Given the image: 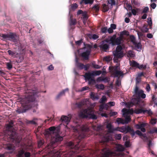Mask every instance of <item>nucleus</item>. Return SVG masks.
Here are the masks:
<instances>
[{
	"label": "nucleus",
	"instance_id": "nucleus-1",
	"mask_svg": "<svg viewBox=\"0 0 157 157\" xmlns=\"http://www.w3.org/2000/svg\"><path fill=\"white\" fill-rule=\"evenodd\" d=\"M59 127L56 128L53 126L49 128L45 132V134L46 138H51V143L47 147V149H49L48 151L50 156L54 157L60 156L59 152L56 150H53L56 146V142L61 141L63 140V137L59 135Z\"/></svg>",
	"mask_w": 157,
	"mask_h": 157
},
{
	"label": "nucleus",
	"instance_id": "nucleus-2",
	"mask_svg": "<svg viewBox=\"0 0 157 157\" xmlns=\"http://www.w3.org/2000/svg\"><path fill=\"white\" fill-rule=\"evenodd\" d=\"M26 93L28 94L21 101L22 107L18 108L17 109L16 111L19 113L25 112L28 109L31 107L34 106L33 105H31L33 103L35 106L37 105V103L36 102H34L35 100L34 96L35 94L36 93V91L29 90L27 91Z\"/></svg>",
	"mask_w": 157,
	"mask_h": 157
},
{
	"label": "nucleus",
	"instance_id": "nucleus-3",
	"mask_svg": "<svg viewBox=\"0 0 157 157\" xmlns=\"http://www.w3.org/2000/svg\"><path fill=\"white\" fill-rule=\"evenodd\" d=\"M76 105L79 108H87V109L80 111L78 114L79 117L82 118H86L89 117L94 119L97 118V116L94 114V111L88 107L90 105L89 99H85L79 103H76Z\"/></svg>",
	"mask_w": 157,
	"mask_h": 157
},
{
	"label": "nucleus",
	"instance_id": "nucleus-4",
	"mask_svg": "<svg viewBox=\"0 0 157 157\" xmlns=\"http://www.w3.org/2000/svg\"><path fill=\"white\" fill-rule=\"evenodd\" d=\"M72 128L75 133L76 138L78 139L83 138L85 135L82 132H87L89 131V128L86 125H80L78 124L75 126H71Z\"/></svg>",
	"mask_w": 157,
	"mask_h": 157
},
{
	"label": "nucleus",
	"instance_id": "nucleus-5",
	"mask_svg": "<svg viewBox=\"0 0 157 157\" xmlns=\"http://www.w3.org/2000/svg\"><path fill=\"white\" fill-rule=\"evenodd\" d=\"M116 151L114 152H112L109 149L106 148L103 149L101 152V157H113L119 155V154L117 153L118 151H122L124 150L123 146L119 144L116 146Z\"/></svg>",
	"mask_w": 157,
	"mask_h": 157
},
{
	"label": "nucleus",
	"instance_id": "nucleus-6",
	"mask_svg": "<svg viewBox=\"0 0 157 157\" xmlns=\"http://www.w3.org/2000/svg\"><path fill=\"white\" fill-rule=\"evenodd\" d=\"M122 111L123 115L125 118V120H124L120 118H118L117 119V122L118 124H124L125 123H128L131 120L129 115L132 114L133 113V110L132 109H123Z\"/></svg>",
	"mask_w": 157,
	"mask_h": 157
},
{
	"label": "nucleus",
	"instance_id": "nucleus-7",
	"mask_svg": "<svg viewBox=\"0 0 157 157\" xmlns=\"http://www.w3.org/2000/svg\"><path fill=\"white\" fill-rule=\"evenodd\" d=\"M84 47L78 50V52L80 53L82 57L84 60H88L89 59V56L90 54L91 49L92 48L91 46L90 45H85Z\"/></svg>",
	"mask_w": 157,
	"mask_h": 157
},
{
	"label": "nucleus",
	"instance_id": "nucleus-8",
	"mask_svg": "<svg viewBox=\"0 0 157 157\" xmlns=\"http://www.w3.org/2000/svg\"><path fill=\"white\" fill-rule=\"evenodd\" d=\"M13 122L10 121L9 122V124L8 125L6 129L8 131L7 134L9 136L10 138L12 139V141L14 142L16 140L17 135L15 131L12 130V124Z\"/></svg>",
	"mask_w": 157,
	"mask_h": 157
},
{
	"label": "nucleus",
	"instance_id": "nucleus-9",
	"mask_svg": "<svg viewBox=\"0 0 157 157\" xmlns=\"http://www.w3.org/2000/svg\"><path fill=\"white\" fill-rule=\"evenodd\" d=\"M107 41L109 44H112L113 45H119L122 41L123 39L120 36L116 38V35H114L112 36H109Z\"/></svg>",
	"mask_w": 157,
	"mask_h": 157
},
{
	"label": "nucleus",
	"instance_id": "nucleus-10",
	"mask_svg": "<svg viewBox=\"0 0 157 157\" xmlns=\"http://www.w3.org/2000/svg\"><path fill=\"white\" fill-rule=\"evenodd\" d=\"M115 130L125 133L129 132L131 133L132 136H134L135 135L134 131L129 126L117 127L115 128Z\"/></svg>",
	"mask_w": 157,
	"mask_h": 157
},
{
	"label": "nucleus",
	"instance_id": "nucleus-11",
	"mask_svg": "<svg viewBox=\"0 0 157 157\" xmlns=\"http://www.w3.org/2000/svg\"><path fill=\"white\" fill-rule=\"evenodd\" d=\"M144 92L142 90L139 89V87L136 86L134 90L133 97L140 99V98H146V95Z\"/></svg>",
	"mask_w": 157,
	"mask_h": 157
},
{
	"label": "nucleus",
	"instance_id": "nucleus-12",
	"mask_svg": "<svg viewBox=\"0 0 157 157\" xmlns=\"http://www.w3.org/2000/svg\"><path fill=\"white\" fill-rule=\"evenodd\" d=\"M122 48L120 46H118L116 48V50L113 52L114 56L113 59L115 62H117V59L120 58L123 56V53L122 51Z\"/></svg>",
	"mask_w": 157,
	"mask_h": 157
},
{
	"label": "nucleus",
	"instance_id": "nucleus-13",
	"mask_svg": "<svg viewBox=\"0 0 157 157\" xmlns=\"http://www.w3.org/2000/svg\"><path fill=\"white\" fill-rule=\"evenodd\" d=\"M78 59H79L77 58L76 56L75 55V66L79 69L81 70L84 68L85 70H87L89 67V65L87 64L86 65H85L83 64L79 63L78 62Z\"/></svg>",
	"mask_w": 157,
	"mask_h": 157
},
{
	"label": "nucleus",
	"instance_id": "nucleus-14",
	"mask_svg": "<svg viewBox=\"0 0 157 157\" xmlns=\"http://www.w3.org/2000/svg\"><path fill=\"white\" fill-rule=\"evenodd\" d=\"M119 68L118 66H115L113 68L112 73L114 77H119L123 75L122 72L118 70Z\"/></svg>",
	"mask_w": 157,
	"mask_h": 157
},
{
	"label": "nucleus",
	"instance_id": "nucleus-15",
	"mask_svg": "<svg viewBox=\"0 0 157 157\" xmlns=\"http://www.w3.org/2000/svg\"><path fill=\"white\" fill-rule=\"evenodd\" d=\"M130 39L131 42L135 45L137 51L140 50L141 48V44L140 43L137 42L135 38L133 35H131L130 37Z\"/></svg>",
	"mask_w": 157,
	"mask_h": 157
},
{
	"label": "nucleus",
	"instance_id": "nucleus-16",
	"mask_svg": "<svg viewBox=\"0 0 157 157\" xmlns=\"http://www.w3.org/2000/svg\"><path fill=\"white\" fill-rule=\"evenodd\" d=\"M135 134L136 133L137 135L139 136H141L143 137L144 140H147V141H148V146L150 147L152 145L151 141L150 140H148V138L146 136L145 134H143L139 130H137L136 132H135Z\"/></svg>",
	"mask_w": 157,
	"mask_h": 157
},
{
	"label": "nucleus",
	"instance_id": "nucleus-17",
	"mask_svg": "<svg viewBox=\"0 0 157 157\" xmlns=\"http://www.w3.org/2000/svg\"><path fill=\"white\" fill-rule=\"evenodd\" d=\"M71 118V115H69L68 116L62 115L60 118V121L63 123L67 124L70 122Z\"/></svg>",
	"mask_w": 157,
	"mask_h": 157
},
{
	"label": "nucleus",
	"instance_id": "nucleus-18",
	"mask_svg": "<svg viewBox=\"0 0 157 157\" xmlns=\"http://www.w3.org/2000/svg\"><path fill=\"white\" fill-rule=\"evenodd\" d=\"M134 98L132 99L130 102L128 103V106L129 107H131L134 104H139L140 102V99L134 97Z\"/></svg>",
	"mask_w": 157,
	"mask_h": 157
},
{
	"label": "nucleus",
	"instance_id": "nucleus-19",
	"mask_svg": "<svg viewBox=\"0 0 157 157\" xmlns=\"http://www.w3.org/2000/svg\"><path fill=\"white\" fill-rule=\"evenodd\" d=\"M129 63L130 65L132 67L138 68L140 69L144 68V67L143 65H140L139 64L135 61H130Z\"/></svg>",
	"mask_w": 157,
	"mask_h": 157
},
{
	"label": "nucleus",
	"instance_id": "nucleus-20",
	"mask_svg": "<svg viewBox=\"0 0 157 157\" xmlns=\"http://www.w3.org/2000/svg\"><path fill=\"white\" fill-rule=\"evenodd\" d=\"M30 154L29 152H25L23 150H20L19 151L17 157H29Z\"/></svg>",
	"mask_w": 157,
	"mask_h": 157
},
{
	"label": "nucleus",
	"instance_id": "nucleus-21",
	"mask_svg": "<svg viewBox=\"0 0 157 157\" xmlns=\"http://www.w3.org/2000/svg\"><path fill=\"white\" fill-rule=\"evenodd\" d=\"M94 75V73L93 72L91 73H86L84 75V77L86 79L89 80V83L90 84L91 81H94L93 79L92 78V76Z\"/></svg>",
	"mask_w": 157,
	"mask_h": 157
},
{
	"label": "nucleus",
	"instance_id": "nucleus-22",
	"mask_svg": "<svg viewBox=\"0 0 157 157\" xmlns=\"http://www.w3.org/2000/svg\"><path fill=\"white\" fill-rule=\"evenodd\" d=\"M69 91L68 88H66L65 89L61 91L56 96V98L58 99L61 98L62 96L65 95V93Z\"/></svg>",
	"mask_w": 157,
	"mask_h": 157
},
{
	"label": "nucleus",
	"instance_id": "nucleus-23",
	"mask_svg": "<svg viewBox=\"0 0 157 157\" xmlns=\"http://www.w3.org/2000/svg\"><path fill=\"white\" fill-rule=\"evenodd\" d=\"M107 38L105 40L102 41V44L100 45L101 48L104 50H106L109 48V45L106 43H109V42L107 41Z\"/></svg>",
	"mask_w": 157,
	"mask_h": 157
},
{
	"label": "nucleus",
	"instance_id": "nucleus-24",
	"mask_svg": "<svg viewBox=\"0 0 157 157\" xmlns=\"http://www.w3.org/2000/svg\"><path fill=\"white\" fill-rule=\"evenodd\" d=\"M146 125L145 123H142L140 124H137L136 125V127L137 129H140L141 131L143 132H145V129L144 128Z\"/></svg>",
	"mask_w": 157,
	"mask_h": 157
},
{
	"label": "nucleus",
	"instance_id": "nucleus-25",
	"mask_svg": "<svg viewBox=\"0 0 157 157\" xmlns=\"http://www.w3.org/2000/svg\"><path fill=\"white\" fill-rule=\"evenodd\" d=\"M19 38L17 35L13 33L10 34V40L15 42H17Z\"/></svg>",
	"mask_w": 157,
	"mask_h": 157
},
{
	"label": "nucleus",
	"instance_id": "nucleus-26",
	"mask_svg": "<svg viewBox=\"0 0 157 157\" xmlns=\"http://www.w3.org/2000/svg\"><path fill=\"white\" fill-rule=\"evenodd\" d=\"M4 147L7 150L13 151L15 149L14 146L11 144H8L5 146Z\"/></svg>",
	"mask_w": 157,
	"mask_h": 157
},
{
	"label": "nucleus",
	"instance_id": "nucleus-27",
	"mask_svg": "<svg viewBox=\"0 0 157 157\" xmlns=\"http://www.w3.org/2000/svg\"><path fill=\"white\" fill-rule=\"evenodd\" d=\"M106 127L109 132L110 133H112L113 131H116L115 128H114L113 126L110 123L107 124Z\"/></svg>",
	"mask_w": 157,
	"mask_h": 157
},
{
	"label": "nucleus",
	"instance_id": "nucleus-28",
	"mask_svg": "<svg viewBox=\"0 0 157 157\" xmlns=\"http://www.w3.org/2000/svg\"><path fill=\"white\" fill-rule=\"evenodd\" d=\"M90 95L91 98L94 100H97L99 98V97L98 95L94 93L91 92Z\"/></svg>",
	"mask_w": 157,
	"mask_h": 157
},
{
	"label": "nucleus",
	"instance_id": "nucleus-29",
	"mask_svg": "<svg viewBox=\"0 0 157 157\" xmlns=\"http://www.w3.org/2000/svg\"><path fill=\"white\" fill-rule=\"evenodd\" d=\"M67 145L71 149L75 148V149L78 148V147L77 145H75L74 144L71 142H70L67 143Z\"/></svg>",
	"mask_w": 157,
	"mask_h": 157
},
{
	"label": "nucleus",
	"instance_id": "nucleus-30",
	"mask_svg": "<svg viewBox=\"0 0 157 157\" xmlns=\"http://www.w3.org/2000/svg\"><path fill=\"white\" fill-rule=\"evenodd\" d=\"M7 52L9 55L11 56L13 58H16L17 57V55H18L17 53H16L14 52H13L10 50H8Z\"/></svg>",
	"mask_w": 157,
	"mask_h": 157
},
{
	"label": "nucleus",
	"instance_id": "nucleus-31",
	"mask_svg": "<svg viewBox=\"0 0 157 157\" xmlns=\"http://www.w3.org/2000/svg\"><path fill=\"white\" fill-rule=\"evenodd\" d=\"M1 36L3 38L4 40H10V34L2 35Z\"/></svg>",
	"mask_w": 157,
	"mask_h": 157
},
{
	"label": "nucleus",
	"instance_id": "nucleus-32",
	"mask_svg": "<svg viewBox=\"0 0 157 157\" xmlns=\"http://www.w3.org/2000/svg\"><path fill=\"white\" fill-rule=\"evenodd\" d=\"M127 56L128 57H134L135 56V55L133 51L132 50H129L127 52Z\"/></svg>",
	"mask_w": 157,
	"mask_h": 157
},
{
	"label": "nucleus",
	"instance_id": "nucleus-33",
	"mask_svg": "<svg viewBox=\"0 0 157 157\" xmlns=\"http://www.w3.org/2000/svg\"><path fill=\"white\" fill-rule=\"evenodd\" d=\"M129 35V33L126 31L124 30L120 32V36L122 38L124 36H128Z\"/></svg>",
	"mask_w": 157,
	"mask_h": 157
},
{
	"label": "nucleus",
	"instance_id": "nucleus-34",
	"mask_svg": "<svg viewBox=\"0 0 157 157\" xmlns=\"http://www.w3.org/2000/svg\"><path fill=\"white\" fill-rule=\"evenodd\" d=\"M69 16H70V25H75L76 22V21L75 19H73L72 16L69 13Z\"/></svg>",
	"mask_w": 157,
	"mask_h": 157
},
{
	"label": "nucleus",
	"instance_id": "nucleus-35",
	"mask_svg": "<svg viewBox=\"0 0 157 157\" xmlns=\"http://www.w3.org/2000/svg\"><path fill=\"white\" fill-rule=\"evenodd\" d=\"M130 8L131 9L132 13V14L134 15H136L137 13L139 11V10L138 9H132V7L131 6H130Z\"/></svg>",
	"mask_w": 157,
	"mask_h": 157
},
{
	"label": "nucleus",
	"instance_id": "nucleus-36",
	"mask_svg": "<svg viewBox=\"0 0 157 157\" xmlns=\"http://www.w3.org/2000/svg\"><path fill=\"white\" fill-rule=\"evenodd\" d=\"M88 36L90 39H92L94 40H96L98 38V36L96 34H89Z\"/></svg>",
	"mask_w": 157,
	"mask_h": 157
},
{
	"label": "nucleus",
	"instance_id": "nucleus-37",
	"mask_svg": "<svg viewBox=\"0 0 157 157\" xmlns=\"http://www.w3.org/2000/svg\"><path fill=\"white\" fill-rule=\"evenodd\" d=\"M144 110L142 109H137L135 110V113L136 114H139L142 113H144Z\"/></svg>",
	"mask_w": 157,
	"mask_h": 157
},
{
	"label": "nucleus",
	"instance_id": "nucleus-38",
	"mask_svg": "<svg viewBox=\"0 0 157 157\" xmlns=\"http://www.w3.org/2000/svg\"><path fill=\"white\" fill-rule=\"evenodd\" d=\"M104 138H105V141H108L112 140V139L111 136L109 135V134L106 135L104 136Z\"/></svg>",
	"mask_w": 157,
	"mask_h": 157
},
{
	"label": "nucleus",
	"instance_id": "nucleus-39",
	"mask_svg": "<svg viewBox=\"0 0 157 157\" xmlns=\"http://www.w3.org/2000/svg\"><path fill=\"white\" fill-rule=\"evenodd\" d=\"M93 128L94 130L98 131L102 129V127L101 125H98L97 126H94Z\"/></svg>",
	"mask_w": 157,
	"mask_h": 157
},
{
	"label": "nucleus",
	"instance_id": "nucleus-40",
	"mask_svg": "<svg viewBox=\"0 0 157 157\" xmlns=\"http://www.w3.org/2000/svg\"><path fill=\"white\" fill-rule=\"evenodd\" d=\"M98 81H103L105 82H107L108 81V79L107 78H99L98 79Z\"/></svg>",
	"mask_w": 157,
	"mask_h": 157
},
{
	"label": "nucleus",
	"instance_id": "nucleus-41",
	"mask_svg": "<svg viewBox=\"0 0 157 157\" xmlns=\"http://www.w3.org/2000/svg\"><path fill=\"white\" fill-rule=\"evenodd\" d=\"M109 8L106 4L103 5V10L104 12H107L109 10Z\"/></svg>",
	"mask_w": 157,
	"mask_h": 157
},
{
	"label": "nucleus",
	"instance_id": "nucleus-42",
	"mask_svg": "<svg viewBox=\"0 0 157 157\" xmlns=\"http://www.w3.org/2000/svg\"><path fill=\"white\" fill-rule=\"evenodd\" d=\"M108 3L110 5L112 6L115 4V0H108Z\"/></svg>",
	"mask_w": 157,
	"mask_h": 157
},
{
	"label": "nucleus",
	"instance_id": "nucleus-43",
	"mask_svg": "<svg viewBox=\"0 0 157 157\" xmlns=\"http://www.w3.org/2000/svg\"><path fill=\"white\" fill-rule=\"evenodd\" d=\"M96 87L98 89L101 90H103L104 88V86L102 84H97Z\"/></svg>",
	"mask_w": 157,
	"mask_h": 157
},
{
	"label": "nucleus",
	"instance_id": "nucleus-44",
	"mask_svg": "<svg viewBox=\"0 0 157 157\" xmlns=\"http://www.w3.org/2000/svg\"><path fill=\"white\" fill-rule=\"evenodd\" d=\"M142 31L144 32H148V29L147 28V26L146 25H144L142 29Z\"/></svg>",
	"mask_w": 157,
	"mask_h": 157
},
{
	"label": "nucleus",
	"instance_id": "nucleus-45",
	"mask_svg": "<svg viewBox=\"0 0 157 157\" xmlns=\"http://www.w3.org/2000/svg\"><path fill=\"white\" fill-rule=\"evenodd\" d=\"M115 139L118 140H120L121 138V134H115L114 135Z\"/></svg>",
	"mask_w": 157,
	"mask_h": 157
},
{
	"label": "nucleus",
	"instance_id": "nucleus-46",
	"mask_svg": "<svg viewBox=\"0 0 157 157\" xmlns=\"http://www.w3.org/2000/svg\"><path fill=\"white\" fill-rule=\"evenodd\" d=\"M115 104V103L113 101H111L109 102V103H107V104H105V106H107L108 108L109 107V105L110 106H114Z\"/></svg>",
	"mask_w": 157,
	"mask_h": 157
},
{
	"label": "nucleus",
	"instance_id": "nucleus-47",
	"mask_svg": "<svg viewBox=\"0 0 157 157\" xmlns=\"http://www.w3.org/2000/svg\"><path fill=\"white\" fill-rule=\"evenodd\" d=\"M147 22L148 25H149L150 28H151V27L152 26V22L151 17H149L148 18Z\"/></svg>",
	"mask_w": 157,
	"mask_h": 157
},
{
	"label": "nucleus",
	"instance_id": "nucleus-48",
	"mask_svg": "<svg viewBox=\"0 0 157 157\" xmlns=\"http://www.w3.org/2000/svg\"><path fill=\"white\" fill-rule=\"evenodd\" d=\"M106 98L105 96H102V98L100 100V102L101 103H103V102H105L106 101Z\"/></svg>",
	"mask_w": 157,
	"mask_h": 157
},
{
	"label": "nucleus",
	"instance_id": "nucleus-49",
	"mask_svg": "<svg viewBox=\"0 0 157 157\" xmlns=\"http://www.w3.org/2000/svg\"><path fill=\"white\" fill-rule=\"evenodd\" d=\"M147 113L149 115H151L152 114V112L151 109L144 110V113Z\"/></svg>",
	"mask_w": 157,
	"mask_h": 157
},
{
	"label": "nucleus",
	"instance_id": "nucleus-50",
	"mask_svg": "<svg viewBox=\"0 0 157 157\" xmlns=\"http://www.w3.org/2000/svg\"><path fill=\"white\" fill-rule=\"evenodd\" d=\"M150 132L151 133H157V128H154L150 130Z\"/></svg>",
	"mask_w": 157,
	"mask_h": 157
},
{
	"label": "nucleus",
	"instance_id": "nucleus-51",
	"mask_svg": "<svg viewBox=\"0 0 157 157\" xmlns=\"http://www.w3.org/2000/svg\"><path fill=\"white\" fill-rule=\"evenodd\" d=\"M94 2L93 0H86L85 1V4H92Z\"/></svg>",
	"mask_w": 157,
	"mask_h": 157
},
{
	"label": "nucleus",
	"instance_id": "nucleus-52",
	"mask_svg": "<svg viewBox=\"0 0 157 157\" xmlns=\"http://www.w3.org/2000/svg\"><path fill=\"white\" fill-rule=\"evenodd\" d=\"M93 9H94L96 11H98L99 10V7L97 5H95L93 7Z\"/></svg>",
	"mask_w": 157,
	"mask_h": 157
},
{
	"label": "nucleus",
	"instance_id": "nucleus-53",
	"mask_svg": "<svg viewBox=\"0 0 157 157\" xmlns=\"http://www.w3.org/2000/svg\"><path fill=\"white\" fill-rule=\"evenodd\" d=\"M38 146L39 147H40L44 144V141L43 140H40L38 142Z\"/></svg>",
	"mask_w": 157,
	"mask_h": 157
},
{
	"label": "nucleus",
	"instance_id": "nucleus-54",
	"mask_svg": "<svg viewBox=\"0 0 157 157\" xmlns=\"http://www.w3.org/2000/svg\"><path fill=\"white\" fill-rule=\"evenodd\" d=\"M93 73H94V75H98L101 74V71H96L93 72Z\"/></svg>",
	"mask_w": 157,
	"mask_h": 157
},
{
	"label": "nucleus",
	"instance_id": "nucleus-55",
	"mask_svg": "<svg viewBox=\"0 0 157 157\" xmlns=\"http://www.w3.org/2000/svg\"><path fill=\"white\" fill-rule=\"evenodd\" d=\"M6 66L7 67V68L9 70L12 67V65L10 63L8 62L6 63Z\"/></svg>",
	"mask_w": 157,
	"mask_h": 157
},
{
	"label": "nucleus",
	"instance_id": "nucleus-56",
	"mask_svg": "<svg viewBox=\"0 0 157 157\" xmlns=\"http://www.w3.org/2000/svg\"><path fill=\"white\" fill-rule=\"evenodd\" d=\"M101 31L102 33H106L107 32V27H105L101 29Z\"/></svg>",
	"mask_w": 157,
	"mask_h": 157
},
{
	"label": "nucleus",
	"instance_id": "nucleus-57",
	"mask_svg": "<svg viewBox=\"0 0 157 157\" xmlns=\"http://www.w3.org/2000/svg\"><path fill=\"white\" fill-rule=\"evenodd\" d=\"M107 109L108 108L107 106H105V105H101L100 107V110L101 111L102 109Z\"/></svg>",
	"mask_w": 157,
	"mask_h": 157
},
{
	"label": "nucleus",
	"instance_id": "nucleus-58",
	"mask_svg": "<svg viewBox=\"0 0 157 157\" xmlns=\"http://www.w3.org/2000/svg\"><path fill=\"white\" fill-rule=\"evenodd\" d=\"M37 120V118H34L33 120L31 121H29V123L34 124H36V121Z\"/></svg>",
	"mask_w": 157,
	"mask_h": 157
},
{
	"label": "nucleus",
	"instance_id": "nucleus-59",
	"mask_svg": "<svg viewBox=\"0 0 157 157\" xmlns=\"http://www.w3.org/2000/svg\"><path fill=\"white\" fill-rule=\"evenodd\" d=\"M146 90L148 92H149L151 90L149 84H147V86L146 88Z\"/></svg>",
	"mask_w": 157,
	"mask_h": 157
},
{
	"label": "nucleus",
	"instance_id": "nucleus-60",
	"mask_svg": "<svg viewBox=\"0 0 157 157\" xmlns=\"http://www.w3.org/2000/svg\"><path fill=\"white\" fill-rule=\"evenodd\" d=\"M111 59V58L109 56H106L104 59V60L106 61H109Z\"/></svg>",
	"mask_w": 157,
	"mask_h": 157
},
{
	"label": "nucleus",
	"instance_id": "nucleus-61",
	"mask_svg": "<svg viewBox=\"0 0 157 157\" xmlns=\"http://www.w3.org/2000/svg\"><path fill=\"white\" fill-rule=\"evenodd\" d=\"M78 6V5L76 3H74L72 5L71 7L74 9H76Z\"/></svg>",
	"mask_w": 157,
	"mask_h": 157
},
{
	"label": "nucleus",
	"instance_id": "nucleus-62",
	"mask_svg": "<svg viewBox=\"0 0 157 157\" xmlns=\"http://www.w3.org/2000/svg\"><path fill=\"white\" fill-rule=\"evenodd\" d=\"M150 123L152 124H155L156 123V119H152L150 121Z\"/></svg>",
	"mask_w": 157,
	"mask_h": 157
},
{
	"label": "nucleus",
	"instance_id": "nucleus-63",
	"mask_svg": "<svg viewBox=\"0 0 157 157\" xmlns=\"http://www.w3.org/2000/svg\"><path fill=\"white\" fill-rule=\"evenodd\" d=\"M76 44L78 45H80L82 43V40H79L75 42Z\"/></svg>",
	"mask_w": 157,
	"mask_h": 157
},
{
	"label": "nucleus",
	"instance_id": "nucleus-64",
	"mask_svg": "<svg viewBox=\"0 0 157 157\" xmlns=\"http://www.w3.org/2000/svg\"><path fill=\"white\" fill-rule=\"evenodd\" d=\"M113 29L110 27L108 29H107V32L109 33H111L113 32Z\"/></svg>",
	"mask_w": 157,
	"mask_h": 157
}]
</instances>
